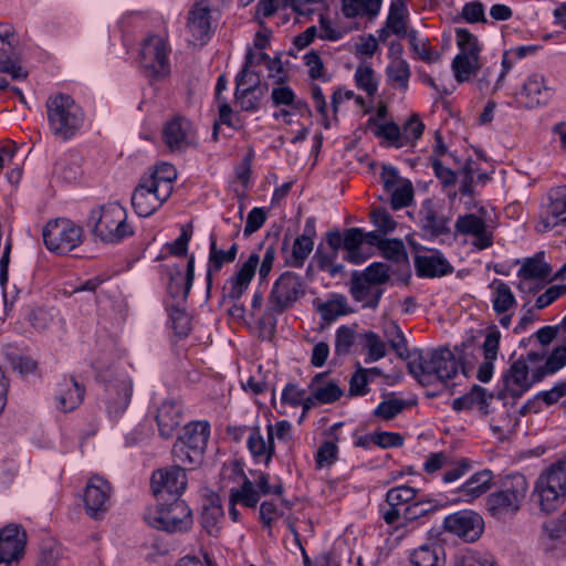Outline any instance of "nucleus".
<instances>
[{"mask_svg":"<svg viewBox=\"0 0 566 566\" xmlns=\"http://www.w3.org/2000/svg\"><path fill=\"white\" fill-rule=\"evenodd\" d=\"M112 486L104 478L92 476L85 488L84 503L87 514L98 520L109 507Z\"/></svg>","mask_w":566,"mask_h":566,"instance_id":"4468645a","label":"nucleus"},{"mask_svg":"<svg viewBox=\"0 0 566 566\" xmlns=\"http://www.w3.org/2000/svg\"><path fill=\"white\" fill-rule=\"evenodd\" d=\"M552 88L547 86L541 74H532L527 77L521 90V96L525 99L526 108H535L545 105L552 97Z\"/></svg>","mask_w":566,"mask_h":566,"instance_id":"5701e85b","label":"nucleus"},{"mask_svg":"<svg viewBox=\"0 0 566 566\" xmlns=\"http://www.w3.org/2000/svg\"><path fill=\"white\" fill-rule=\"evenodd\" d=\"M407 36L411 50L418 55L420 60L427 63H434L440 60V53L431 50L428 40H420L416 30H410Z\"/></svg>","mask_w":566,"mask_h":566,"instance_id":"49530a36","label":"nucleus"},{"mask_svg":"<svg viewBox=\"0 0 566 566\" xmlns=\"http://www.w3.org/2000/svg\"><path fill=\"white\" fill-rule=\"evenodd\" d=\"M371 220L378 231H381L382 233L394 231L397 226V222L385 209H375L371 212Z\"/></svg>","mask_w":566,"mask_h":566,"instance_id":"774afa93","label":"nucleus"},{"mask_svg":"<svg viewBox=\"0 0 566 566\" xmlns=\"http://www.w3.org/2000/svg\"><path fill=\"white\" fill-rule=\"evenodd\" d=\"M176 179L177 169L169 163H160L144 174L132 195L135 212L140 217L151 216L171 196Z\"/></svg>","mask_w":566,"mask_h":566,"instance_id":"f257e3e1","label":"nucleus"},{"mask_svg":"<svg viewBox=\"0 0 566 566\" xmlns=\"http://www.w3.org/2000/svg\"><path fill=\"white\" fill-rule=\"evenodd\" d=\"M175 505L172 502H157L156 505L147 507L144 513L145 522L156 530L174 533L177 530Z\"/></svg>","mask_w":566,"mask_h":566,"instance_id":"412c9836","label":"nucleus"},{"mask_svg":"<svg viewBox=\"0 0 566 566\" xmlns=\"http://www.w3.org/2000/svg\"><path fill=\"white\" fill-rule=\"evenodd\" d=\"M549 265L539 258L528 259L518 271V275L524 279H545L549 275Z\"/></svg>","mask_w":566,"mask_h":566,"instance_id":"603ef678","label":"nucleus"},{"mask_svg":"<svg viewBox=\"0 0 566 566\" xmlns=\"http://www.w3.org/2000/svg\"><path fill=\"white\" fill-rule=\"evenodd\" d=\"M150 485L157 502L177 503V469L175 467L154 471Z\"/></svg>","mask_w":566,"mask_h":566,"instance_id":"aec40b11","label":"nucleus"},{"mask_svg":"<svg viewBox=\"0 0 566 566\" xmlns=\"http://www.w3.org/2000/svg\"><path fill=\"white\" fill-rule=\"evenodd\" d=\"M455 38L460 49V52L455 56L480 59V46L475 35L467 29L460 28L455 31Z\"/></svg>","mask_w":566,"mask_h":566,"instance_id":"a18cd8bd","label":"nucleus"},{"mask_svg":"<svg viewBox=\"0 0 566 566\" xmlns=\"http://www.w3.org/2000/svg\"><path fill=\"white\" fill-rule=\"evenodd\" d=\"M175 256H177V240L167 243L161 253L157 256V260L165 261V263L160 264V275L161 280L167 281V293L170 296V301H167L166 307L168 311L169 324L172 331L177 329V321L175 316L177 313V305L175 302L174 289L175 271L177 269Z\"/></svg>","mask_w":566,"mask_h":566,"instance_id":"2eb2a0df","label":"nucleus"},{"mask_svg":"<svg viewBox=\"0 0 566 566\" xmlns=\"http://www.w3.org/2000/svg\"><path fill=\"white\" fill-rule=\"evenodd\" d=\"M260 493L255 489V485L250 480H244L240 489L230 490V502H238L247 507H255L259 500Z\"/></svg>","mask_w":566,"mask_h":566,"instance_id":"79ce46f5","label":"nucleus"},{"mask_svg":"<svg viewBox=\"0 0 566 566\" xmlns=\"http://www.w3.org/2000/svg\"><path fill=\"white\" fill-rule=\"evenodd\" d=\"M566 365V347L555 348L545 364L534 370V380L541 381L547 375L554 374Z\"/></svg>","mask_w":566,"mask_h":566,"instance_id":"58836bf2","label":"nucleus"},{"mask_svg":"<svg viewBox=\"0 0 566 566\" xmlns=\"http://www.w3.org/2000/svg\"><path fill=\"white\" fill-rule=\"evenodd\" d=\"M382 0H342V11L347 18L367 17L374 19L380 10Z\"/></svg>","mask_w":566,"mask_h":566,"instance_id":"f704fd0d","label":"nucleus"},{"mask_svg":"<svg viewBox=\"0 0 566 566\" xmlns=\"http://www.w3.org/2000/svg\"><path fill=\"white\" fill-rule=\"evenodd\" d=\"M444 528L468 543L475 542L483 533L484 522L473 511H459L444 518Z\"/></svg>","mask_w":566,"mask_h":566,"instance_id":"ddd939ff","label":"nucleus"},{"mask_svg":"<svg viewBox=\"0 0 566 566\" xmlns=\"http://www.w3.org/2000/svg\"><path fill=\"white\" fill-rule=\"evenodd\" d=\"M266 87L243 88L240 87L234 92V98L240 109L243 112H254L260 107L261 99L265 95Z\"/></svg>","mask_w":566,"mask_h":566,"instance_id":"ea45409f","label":"nucleus"},{"mask_svg":"<svg viewBox=\"0 0 566 566\" xmlns=\"http://www.w3.org/2000/svg\"><path fill=\"white\" fill-rule=\"evenodd\" d=\"M417 274L422 277H436L453 271L450 263L438 252L421 254L415 258Z\"/></svg>","mask_w":566,"mask_h":566,"instance_id":"a878e982","label":"nucleus"},{"mask_svg":"<svg viewBox=\"0 0 566 566\" xmlns=\"http://www.w3.org/2000/svg\"><path fill=\"white\" fill-rule=\"evenodd\" d=\"M25 534L20 526L10 524L0 531V566H14L22 557Z\"/></svg>","mask_w":566,"mask_h":566,"instance_id":"dca6fc26","label":"nucleus"},{"mask_svg":"<svg viewBox=\"0 0 566 566\" xmlns=\"http://www.w3.org/2000/svg\"><path fill=\"white\" fill-rule=\"evenodd\" d=\"M406 408L401 399L388 398L381 401L374 410V416L382 420H391Z\"/></svg>","mask_w":566,"mask_h":566,"instance_id":"4d7b16f0","label":"nucleus"},{"mask_svg":"<svg viewBox=\"0 0 566 566\" xmlns=\"http://www.w3.org/2000/svg\"><path fill=\"white\" fill-rule=\"evenodd\" d=\"M402 46L400 44L391 45L390 62L386 66L385 74L387 83L401 93H406L409 88L411 70L409 63L401 57Z\"/></svg>","mask_w":566,"mask_h":566,"instance_id":"a211bd4d","label":"nucleus"},{"mask_svg":"<svg viewBox=\"0 0 566 566\" xmlns=\"http://www.w3.org/2000/svg\"><path fill=\"white\" fill-rule=\"evenodd\" d=\"M534 382V374L528 377V365L524 359L515 360L504 375L505 390L512 397H521Z\"/></svg>","mask_w":566,"mask_h":566,"instance_id":"4be33fe9","label":"nucleus"},{"mask_svg":"<svg viewBox=\"0 0 566 566\" xmlns=\"http://www.w3.org/2000/svg\"><path fill=\"white\" fill-rule=\"evenodd\" d=\"M549 200L547 213L537 224L538 232H547L557 226L566 224V186L553 188Z\"/></svg>","mask_w":566,"mask_h":566,"instance_id":"6ab92c4d","label":"nucleus"},{"mask_svg":"<svg viewBox=\"0 0 566 566\" xmlns=\"http://www.w3.org/2000/svg\"><path fill=\"white\" fill-rule=\"evenodd\" d=\"M350 294L356 301L364 302L365 307L376 308L381 297V290L354 272L350 282Z\"/></svg>","mask_w":566,"mask_h":566,"instance_id":"bb28decb","label":"nucleus"},{"mask_svg":"<svg viewBox=\"0 0 566 566\" xmlns=\"http://www.w3.org/2000/svg\"><path fill=\"white\" fill-rule=\"evenodd\" d=\"M224 517L221 499L218 494L212 493L209 495L207 503L203 506L201 516L202 527L209 535L217 537L221 532V523Z\"/></svg>","mask_w":566,"mask_h":566,"instance_id":"cd10ccee","label":"nucleus"},{"mask_svg":"<svg viewBox=\"0 0 566 566\" xmlns=\"http://www.w3.org/2000/svg\"><path fill=\"white\" fill-rule=\"evenodd\" d=\"M434 505L431 501H418L413 502L402 510V518L405 521H415L434 510Z\"/></svg>","mask_w":566,"mask_h":566,"instance_id":"680f3d73","label":"nucleus"},{"mask_svg":"<svg viewBox=\"0 0 566 566\" xmlns=\"http://www.w3.org/2000/svg\"><path fill=\"white\" fill-rule=\"evenodd\" d=\"M318 311L322 318L328 323L337 319L339 316L346 315L349 312L346 298L343 296L321 304L318 306Z\"/></svg>","mask_w":566,"mask_h":566,"instance_id":"3c124183","label":"nucleus"},{"mask_svg":"<svg viewBox=\"0 0 566 566\" xmlns=\"http://www.w3.org/2000/svg\"><path fill=\"white\" fill-rule=\"evenodd\" d=\"M326 374L316 375L311 381L310 389L319 403H332L342 395L343 390L334 381H325Z\"/></svg>","mask_w":566,"mask_h":566,"instance_id":"473e14b6","label":"nucleus"},{"mask_svg":"<svg viewBox=\"0 0 566 566\" xmlns=\"http://www.w3.org/2000/svg\"><path fill=\"white\" fill-rule=\"evenodd\" d=\"M528 492V482L521 473L504 478L500 490L488 496V510L495 517L515 514L522 507Z\"/></svg>","mask_w":566,"mask_h":566,"instance_id":"0eeeda50","label":"nucleus"},{"mask_svg":"<svg viewBox=\"0 0 566 566\" xmlns=\"http://www.w3.org/2000/svg\"><path fill=\"white\" fill-rule=\"evenodd\" d=\"M45 247L55 253H67L78 247L83 228L70 219L59 218L46 223L42 232Z\"/></svg>","mask_w":566,"mask_h":566,"instance_id":"1a4fd4ad","label":"nucleus"},{"mask_svg":"<svg viewBox=\"0 0 566 566\" xmlns=\"http://www.w3.org/2000/svg\"><path fill=\"white\" fill-rule=\"evenodd\" d=\"M391 207L397 210L410 205L413 199V188L409 180L400 182L390 192Z\"/></svg>","mask_w":566,"mask_h":566,"instance_id":"5fc2aeb1","label":"nucleus"},{"mask_svg":"<svg viewBox=\"0 0 566 566\" xmlns=\"http://www.w3.org/2000/svg\"><path fill=\"white\" fill-rule=\"evenodd\" d=\"M355 338L356 331L354 327L346 325L338 327L335 335V354L338 356L349 354Z\"/></svg>","mask_w":566,"mask_h":566,"instance_id":"6e6d98bb","label":"nucleus"},{"mask_svg":"<svg viewBox=\"0 0 566 566\" xmlns=\"http://www.w3.org/2000/svg\"><path fill=\"white\" fill-rule=\"evenodd\" d=\"M363 347L367 349L366 363L380 360L387 354L386 343L374 332H366L361 336Z\"/></svg>","mask_w":566,"mask_h":566,"instance_id":"c03bdc74","label":"nucleus"},{"mask_svg":"<svg viewBox=\"0 0 566 566\" xmlns=\"http://www.w3.org/2000/svg\"><path fill=\"white\" fill-rule=\"evenodd\" d=\"M45 107L50 130L60 140H70L84 125L83 108L67 94L49 96Z\"/></svg>","mask_w":566,"mask_h":566,"instance_id":"7ed1b4c3","label":"nucleus"},{"mask_svg":"<svg viewBox=\"0 0 566 566\" xmlns=\"http://www.w3.org/2000/svg\"><path fill=\"white\" fill-rule=\"evenodd\" d=\"M405 10V3L401 0L392 2L387 18L388 29L398 36L408 34L403 21Z\"/></svg>","mask_w":566,"mask_h":566,"instance_id":"8fccbe9b","label":"nucleus"},{"mask_svg":"<svg viewBox=\"0 0 566 566\" xmlns=\"http://www.w3.org/2000/svg\"><path fill=\"white\" fill-rule=\"evenodd\" d=\"M355 81L357 87L366 92L368 96H374L377 93L378 81L370 65L359 64L355 71Z\"/></svg>","mask_w":566,"mask_h":566,"instance_id":"09e8293b","label":"nucleus"},{"mask_svg":"<svg viewBox=\"0 0 566 566\" xmlns=\"http://www.w3.org/2000/svg\"><path fill=\"white\" fill-rule=\"evenodd\" d=\"M197 130L193 125L179 117V151L185 148L197 147Z\"/></svg>","mask_w":566,"mask_h":566,"instance_id":"13d9d810","label":"nucleus"},{"mask_svg":"<svg viewBox=\"0 0 566 566\" xmlns=\"http://www.w3.org/2000/svg\"><path fill=\"white\" fill-rule=\"evenodd\" d=\"M87 227L95 238L106 243H117L134 233L125 208L117 202L92 209Z\"/></svg>","mask_w":566,"mask_h":566,"instance_id":"39448f33","label":"nucleus"},{"mask_svg":"<svg viewBox=\"0 0 566 566\" xmlns=\"http://www.w3.org/2000/svg\"><path fill=\"white\" fill-rule=\"evenodd\" d=\"M491 287L494 289L493 310L497 315L507 313L516 305L515 296L506 283L494 280Z\"/></svg>","mask_w":566,"mask_h":566,"instance_id":"e433bc0d","label":"nucleus"},{"mask_svg":"<svg viewBox=\"0 0 566 566\" xmlns=\"http://www.w3.org/2000/svg\"><path fill=\"white\" fill-rule=\"evenodd\" d=\"M260 264V256L258 253H252L248 260L240 266V269L226 282L222 287L223 303L232 302L231 307L228 310L229 314L233 317L243 318L244 308L238 302L244 292L248 290L252 279L255 275L256 268Z\"/></svg>","mask_w":566,"mask_h":566,"instance_id":"9d476101","label":"nucleus"},{"mask_svg":"<svg viewBox=\"0 0 566 566\" xmlns=\"http://www.w3.org/2000/svg\"><path fill=\"white\" fill-rule=\"evenodd\" d=\"M462 17L469 23L486 22L484 7L480 1H471L462 8Z\"/></svg>","mask_w":566,"mask_h":566,"instance_id":"338daca9","label":"nucleus"},{"mask_svg":"<svg viewBox=\"0 0 566 566\" xmlns=\"http://www.w3.org/2000/svg\"><path fill=\"white\" fill-rule=\"evenodd\" d=\"M386 336L388 337L391 348L397 353V355L399 357H403L408 352L407 340L399 326L395 323H390L386 329Z\"/></svg>","mask_w":566,"mask_h":566,"instance_id":"052dcab7","label":"nucleus"},{"mask_svg":"<svg viewBox=\"0 0 566 566\" xmlns=\"http://www.w3.org/2000/svg\"><path fill=\"white\" fill-rule=\"evenodd\" d=\"M534 492L541 511L546 514L563 504L566 496V454L538 476Z\"/></svg>","mask_w":566,"mask_h":566,"instance_id":"423d86ee","label":"nucleus"},{"mask_svg":"<svg viewBox=\"0 0 566 566\" xmlns=\"http://www.w3.org/2000/svg\"><path fill=\"white\" fill-rule=\"evenodd\" d=\"M492 473L489 470L480 471L473 474L460 489V491L468 497V500H473L491 488Z\"/></svg>","mask_w":566,"mask_h":566,"instance_id":"4c0bfd02","label":"nucleus"},{"mask_svg":"<svg viewBox=\"0 0 566 566\" xmlns=\"http://www.w3.org/2000/svg\"><path fill=\"white\" fill-rule=\"evenodd\" d=\"M286 8H291L294 12L303 14L298 0H260L256 4V14L269 18L277 10Z\"/></svg>","mask_w":566,"mask_h":566,"instance_id":"de8ad7c7","label":"nucleus"},{"mask_svg":"<svg viewBox=\"0 0 566 566\" xmlns=\"http://www.w3.org/2000/svg\"><path fill=\"white\" fill-rule=\"evenodd\" d=\"M266 221V212L263 208H253L248 217L243 233L245 237L256 232Z\"/></svg>","mask_w":566,"mask_h":566,"instance_id":"69168bd1","label":"nucleus"},{"mask_svg":"<svg viewBox=\"0 0 566 566\" xmlns=\"http://www.w3.org/2000/svg\"><path fill=\"white\" fill-rule=\"evenodd\" d=\"M364 245V232L359 228H349L344 233V249L346 260L353 264H360L368 258L361 252Z\"/></svg>","mask_w":566,"mask_h":566,"instance_id":"72a5a7b5","label":"nucleus"},{"mask_svg":"<svg viewBox=\"0 0 566 566\" xmlns=\"http://www.w3.org/2000/svg\"><path fill=\"white\" fill-rule=\"evenodd\" d=\"M177 409L175 407V402L165 401L158 408L156 421L159 430V434L169 439L174 436L175 430L177 428Z\"/></svg>","mask_w":566,"mask_h":566,"instance_id":"c9c22d12","label":"nucleus"},{"mask_svg":"<svg viewBox=\"0 0 566 566\" xmlns=\"http://www.w3.org/2000/svg\"><path fill=\"white\" fill-rule=\"evenodd\" d=\"M424 130V124L418 114H412L402 127V139L415 142L421 137Z\"/></svg>","mask_w":566,"mask_h":566,"instance_id":"e2e57ef3","label":"nucleus"},{"mask_svg":"<svg viewBox=\"0 0 566 566\" xmlns=\"http://www.w3.org/2000/svg\"><path fill=\"white\" fill-rule=\"evenodd\" d=\"M314 242L311 235L302 234L294 240L292 248V264L302 266L305 259L313 251Z\"/></svg>","mask_w":566,"mask_h":566,"instance_id":"864d4df0","label":"nucleus"},{"mask_svg":"<svg viewBox=\"0 0 566 566\" xmlns=\"http://www.w3.org/2000/svg\"><path fill=\"white\" fill-rule=\"evenodd\" d=\"M417 494V491L407 485H400L390 489L387 492L386 501L389 509L384 511L382 518L387 524H394L402 516V510L409 505Z\"/></svg>","mask_w":566,"mask_h":566,"instance_id":"b1692460","label":"nucleus"},{"mask_svg":"<svg viewBox=\"0 0 566 566\" xmlns=\"http://www.w3.org/2000/svg\"><path fill=\"white\" fill-rule=\"evenodd\" d=\"M221 19V10L211 0H195L188 4L184 22V40L192 51L206 46L213 38Z\"/></svg>","mask_w":566,"mask_h":566,"instance_id":"f03ea898","label":"nucleus"},{"mask_svg":"<svg viewBox=\"0 0 566 566\" xmlns=\"http://www.w3.org/2000/svg\"><path fill=\"white\" fill-rule=\"evenodd\" d=\"M410 373L424 386L441 382L449 386V381L459 375V363L448 348L431 350L421 354L408 365Z\"/></svg>","mask_w":566,"mask_h":566,"instance_id":"20e7f679","label":"nucleus"},{"mask_svg":"<svg viewBox=\"0 0 566 566\" xmlns=\"http://www.w3.org/2000/svg\"><path fill=\"white\" fill-rule=\"evenodd\" d=\"M455 230L462 234L475 237V245L480 249L489 248L492 244V238L486 231L484 220L473 213L460 216L455 222Z\"/></svg>","mask_w":566,"mask_h":566,"instance_id":"393cba45","label":"nucleus"},{"mask_svg":"<svg viewBox=\"0 0 566 566\" xmlns=\"http://www.w3.org/2000/svg\"><path fill=\"white\" fill-rule=\"evenodd\" d=\"M337 446L331 441L324 442L317 450L315 461L316 468L331 467L337 460Z\"/></svg>","mask_w":566,"mask_h":566,"instance_id":"bf43d9fd","label":"nucleus"},{"mask_svg":"<svg viewBox=\"0 0 566 566\" xmlns=\"http://www.w3.org/2000/svg\"><path fill=\"white\" fill-rule=\"evenodd\" d=\"M169 51L166 40L158 35H149L142 42L139 64L147 76L161 80L170 74Z\"/></svg>","mask_w":566,"mask_h":566,"instance_id":"9b49d317","label":"nucleus"},{"mask_svg":"<svg viewBox=\"0 0 566 566\" xmlns=\"http://www.w3.org/2000/svg\"><path fill=\"white\" fill-rule=\"evenodd\" d=\"M454 77L459 83L468 82L481 69L480 59L455 56L451 64Z\"/></svg>","mask_w":566,"mask_h":566,"instance_id":"a19ab883","label":"nucleus"},{"mask_svg":"<svg viewBox=\"0 0 566 566\" xmlns=\"http://www.w3.org/2000/svg\"><path fill=\"white\" fill-rule=\"evenodd\" d=\"M248 448L254 460L269 464L274 453V441L264 439L259 427L250 430L248 438Z\"/></svg>","mask_w":566,"mask_h":566,"instance_id":"2f4dec72","label":"nucleus"},{"mask_svg":"<svg viewBox=\"0 0 566 566\" xmlns=\"http://www.w3.org/2000/svg\"><path fill=\"white\" fill-rule=\"evenodd\" d=\"M238 254V244L233 243L229 250H221L217 247V241L213 235L210 239L209 261L207 270V284L208 289L211 286L212 276L220 272L223 264L232 263Z\"/></svg>","mask_w":566,"mask_h":566,"instance_id":"c85d7f7f","label":"nucleus"},{"mask_svg":"<svg viewBox=\"0 0 566 566\" xmlns=\"http://www.w3.org/2000/svg\"><path fill=\"white\" fill-rule=\"evenodd\" d=\"M84 388L72 377L70 380H63L59 384L56 395L57 407L67 412L74 410L83 400Z\"/></svg>","mask_w":566,"mask_h":566,"instance_id":"c756f323","label":"nucleus"},{"mask_svg":"<svg viewBox=\"0 0 566 566\" xmlns=\"http://www.w3.org/2000/svg\"><path fill=\"white\" fill-rule=\"evenodd\" d=\"M380 249L387 259L397 262L405 261L407 259L405 245L402 241L398 239L385 240Z\"/></svg>","mask_w":566,"mask_h":566,"instance_id":"0e129e2a","label":"nucleus"},{"mask_svg":"<svg viewBox=\"0 0 566 566\" xmlns=\"http://www.w3.org/2000/svg\"><path fill=\"white\" fill-rule=\"evenodd\" d=\"M210 434L208 421L198 420L187 423L179 436V471H193L205 458V450Z\"/></svg>","mask_w":566,"mask_h":566,"instance_id":"6e6552de","label":"nucleus"},{"mask_svg":"<svg viewBox=\"0 0 566 566\" xmlns=\"http://www.w3.org/2000/svg\"><path fill=\"white\" fill-rule=\"evenodd\" d=\"M412 566H443L444 549L440 544H426L415 549L410 556Z\"/></svg>","mask_w":566,"mask_h":566,"instance_id":"7c9ffc66","label":"nucleus"},{"mask_svg":"<svg viewBox=\"0 0 566 566\" xmlns=\"http://www.w3.org/2000/svg\"><path fill=\"white\" fill-rule=\"evenodd\" d=\"M304 293L305 290L301 276L290 271L284 272L273 284L268 301V308L281 314L297 302Z\"/></svg>","mask_w":566,"mask_h":566,"instance_id":"f8f14e48","label":"nucleus"},{"mask_svg":"<svg viewBox=\"0 0 566 566\" xmlns=\"http://www.w3.org/2000/svg\"><path fill=\"white\" fill-rule=\"evenodd\" d=\"M254 53L252 50H249L245 55V62L242 66V70L239 72L235 78V90H239L240 87L243 88H260L263 87L261 85L260 77L250 70L251 65L253 64Z\"/></svg>","mask_w":566,"mask_h":566,"instance_id":"37998d69","label":"nucleus"},{"mask_svg":"<svg viewBox=\"0 0 566 566\" xmlns=\"http://www.w3.org/2000/svg\"><path fill=\"white\" fill-rule=\"evenodd\" d=\"M418 222L426 237L438 238L450 231L447 218L432 199H426L418 210Z\"/></svg>","mask_w":566,"mask_h":566,"instance_id":"f3484780","label":"nucleus"}]
</instances>
